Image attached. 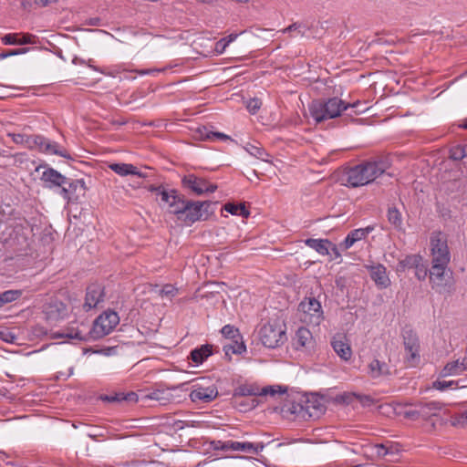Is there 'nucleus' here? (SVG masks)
Returning a JSON list of instances; mask_svg holds the SVG:
<instances>
[{
  "instance_id": "1",
  "label": "nucleus",
  "mask_w": 467,
  "mask_h": 467,
  "mask_svg": "<svg viewBox=\"0 0 467 467\" xmlns=\"http://www.w3.org/2000/svg\"><path fill=\"white\" fill-rule=\"evenodd\" d=\"M145 188L160 196L167 208V213L174 215L187 226H192L196 222L206 221L213 213V206L216 202L187 199L178 190L169 189L162 184H150Z\"/></svg>"
},
{
  "instance_id": "2",
  "label": "nucleus",
  "mask_w": 467,
  "mask_h": 467,
  "mask_svg": "<svg viewBox=\"0 0 467 467\" xmlns=\"http://www.w3.org/2000/svg\"><path fill=\"white\" fill-rule=\"evenodd\" d=\"M40 168H46L40 177L45 187L48 189L59 188L60 196L67 202L78 203L85 197L87 187L83 179L67 178L46 164H40L36 168V171H38Z\"/></svg>"
},
{
  "instance_id": "3",
  "label": "nucleus",
  "mask_w": 467,
  "mask_h": 467,
  "mask_svg": "<svg viewBox=\"0 0 467 467\" xmlns=\"http://www.w3.org/2000/svg\"><path fill=\"white\" fill-rule=\"evenodd\" d=\"M360 101L357 100L353 103L346 102L337 97L328 99H314L308 106L310 116L317 123L323 122L327 119H335L342 115L343 112L351 109L358 115L364 111L358 107Z\"/></svg>"
},
{
  "instance_id": "4",
  "label": "nucleus",
  "mask_w": 467,
  "mask_h": 467,
  "mask_svg": "<svg viewBox=\"0 0 467 467\" xmlns=\"http://www.w3.org/2000/svg\"><path fill=\"white\" fill-rule=\"evenodd\" d=\"M430 283L432 289L439 294L451 293L453 286L452 272L448 265L431 264L429 270Z\"/></svg>"
},
{
  "instance_id": "5",
  "label": "nucleus",
  "mask_w": 467,
  "mask_h": 467,
  "mask_svg": "<svg viewBox=\"0 0 467 467\" xmlns=\"http://www.w3.org/2000/svg\"><path fill=\"white\" fill-rule=\"evenodd\" d=\"M301 322L317 327L324 320L321 303L313 296L306 297L298 305Z\"/></svg>"
},
{
  "instance_id": "6",
  "label": "nucleus",
  "mask_w": 467,
  "mask_h": 467,
  "mask_svg": "<svg viewBox=\"0 0 467 467\" xmlns=\"http://www.w3.org/2000/svg\"><path fill=\"white\" fill-rule=\"evenodd\" d=\"M261 343L268 348H276L282 346L287 339L284 326L279 323H266L259 330Z\"/></svg>"
},
{
  "instance_id": "7",
  "label": "nucleus",
  "mask_w": 467,
  "mask_h": 467,
  "mask_svg": "<svg viewBox=\"0 0 467 467\" xmlns=\"http://www.w3.org/2000/svg\"><path fill=\"white\" fill-rule=\"evenodd\" d=\"M119 323V317L115 311H105L94 320L89 335L92 339L102 338L109 335Z\"/></svg>"
},
{
  "instance_id": "8",
  "label": "nucleus",
  "mask_w": 467,
  "mask_h": 467,
  "mask_svg": "<svg viewBox=\"0 0 467 467\" xmlns=\"http://www.w3.org/2000/svg\"><path fill=\"white\" fill-rule=\"evenodd\" d=\"M431 247V264L448 265L451 254L447 244V239L441 232H433L430 239Z\"/></svg>"
},
{
  "instance_id": "9",
  "label": "nucleus",
  "mask_w": 467,
  "mask_h": 467,
  "mask_svg": "<svg viewBox=\"0 0 467 467\" xmlns=\"http://www.w3.org/2000/svg\"><path fill=\"white\" fill-rule=\"evenodd\" d=\"M182 186L191 193L201 196L205 193H213L217 190V185L210 183L205 178L198 177L193 173L184 175L182 178Z\"/></svg>"
},
{
  "instance_id": "10",
  "label": "nucleus",
  "mask_w": 467,
  "mask_h": 467,
  "mask_svg": "<svg viewBox=\"0 0 467 467\" xmlns=\"http://www.w3.org/2000/svg\"><path fill=\"white\" fill-rule=\"evenodd\" d=\"M405 349V362L410 367H416L420 361V340L415 331L404 329L402 332Z\"/></svg>"
},
{
  "instance_id": "11",
  "label": "nucleus",
  "mask_w": 467,
  "mask_h": 467,
  "mask_svg": "<svg viewBox=\"0 0 467 467\" xmlns=\"http://www.w3.org/2000/svg\"><path fill=\"white\" fill-rule=\"evenodd\" d=\"M366 166L361 163L348 168L343 174L344 185L357 188L368 184V177L365 174Z\"/></svg>"
},
{
  "instance_id": "12",
  "label": "nucleus",
  "mask_w": 467,
  "mask_h": 467,
  "mask_svg": "<svg viewBox=\"0 0 467 467\" xmlns=\"http://www.w3.org/2000/svg\"><path fill=\"white\" fill-rule=\"evenodd\" d=\"M190 399L195 403H209L215 400L218 396V389L215 385L203 386L196 382L192 386V390L190 393Z\"/></svg>"
},
{
  "instance_id": "13",
  "label": "nucleus",
  "mask_w": 467,
  "mask_h": 467,
  "mask_svg": "<svg viewBox=\"0 0 467 467\" xmlns=\"http://www.w3.org/2000/svg\"><path fill=\"white\" fill-rule=\"evenodd\" d=\"M366 166L365 174L368 177V183L374 182L380 175L387 172L390 167V162L385 158H377L362 162Z\"/></svg>"
},
{
  "instance_id": "14",
  "label": "nucleus",
  "mask_w": 467,
  "mask_h": 467,
  "mask_svg": "<svg viewBox=\"0 0 467 467\" xmlns=\"http://www.w3.org/2000/svg\"><path fill=\"white\" fill-rule=\"evenodd\" d=\"M43 313L47 321L57 322L67 316V309L66 304L62 301L57 298H52L44 305Z\"/></svg>"
},
{
  "instance_id": "15",
  "label": "nucleus",
  "mask_w": 467,
  "mask_h": 467,
  "mask_svg": "<svg viewBox=\"0 0 467 467\" xmlns=\"http://www.w3.org/2000/svg\"><path fill=\"white\" fill-rule=\"evenodd\" d=\"M105 297V287L99 283L90 284L86 289L83 308L88 311L96 307Z\"/></svg>"
},
{
  "instance_id": "16",
  "label": "nucleus",
  "mask_w": 467,
  "mask_h": 467,
  "mask_svg": "<svg viewBox=\"0 0 467 467\" xmlns=\"http://www.w3.org/2000/svg\"><path fill=\"white\" fill-rule=\"evenodd\" d=\"M323 396L311 394L306 400L305 406L302 407L312 418H319L325 411L326 406Z\"/></svg>"
},
{
  "instance_id": "17",
  "label": "nucleus",
  "mask_w": 467,
  "mask_h": 467,
  "mask_svg": "<svg viewBox=\"0 0 467 467\" xmlns=\"http://www.w3.org/2000/svg\"><path fill=\"white\" fill-rule=\"evenodd\" d=\"M367 268L371 279L379 289L387 288L390 285V279L388 275L387 269L383 265L378 264L367 266Z\"/></svg>"
},
{
  "instance_id": "18",
  "label": "nucleus",
  "mask_w": 467,
  "mask_h": 467,
  "mask_svg": "<svg viewBox=\"0 0 467 467\" xmlns=\"http://www.w3.org/2000/svg\"><path fill=\"white\" fill-rule=\"evenodd\" d=\"M210 448H212L214 451H240L246 452V451L250 448H252V442L250 441H212L210 442Z\"/></svg>"
},
{
  "instance_id": "19",
  "label": "nucleus",
  "mask_w": 467,
  "mask_h": 467,
  "mask_svg": "<svg viewBox=\"0 0 467 467\" xmlns=\"http://www.w3.org/2000/svg\"><path fill=\"white\" fill-rule=\"evenodd\" d=\"M331 346L334 351L344 360H349L352 356V350L344 335L337 334L333 337Z\"/></svg>"
},
{
  "instance_id": "20",
  "label": "nucleus",
  "mask_w": 467,
  "mask_h": 467,
  "mask_svg": "<svg viewBox=\"0 0 467 467\" xmlns=\"http://www.w3.org/2000/svg\"><path fill=\"white\" fill-rule=\"evenodd\" d=\"M98 400L108 403H136L138 401V395L133 391L128 393L113 392L110 394H101L99 396Z\"/></svg>"
},
{
  "instance_id": "21",
  "label": "nucleus",
  "mask_w": 467,
  "mask_h": 467,
  "mask_svg": "<svg viewBox=\"0 0 467 467\" xmlns=\"http://www.w3.org/2000/svg\"><path fill=\"white\" fill-rule=\"evenodd\" d=\"M36 36L29 33H13L6 34L2 37L4 45H27L36 44Z\"/></svg>"
},
{
  "instance_id": "22",
  "label": "nucleus",
  "mask_w": 467,
  "mask_h": 467,
  "mask_svg": "<svg viewBox=\"0 0 467 467\" xmlns=\"http://www.w3.org/2000/svg\"><path fill=\"white\" fill-rule=\"evenodd\" d=\"M293 344L296 349L301 348H310L314 346V337L311 331L305 327H300L295 335Z\"/></svg>"
},
{
  "instance_id": "23",
  "label": "nucleus",
  "mask_w": 467,
  "mask_h": 467,
  "mask_svg": "<svg viewBox=\"0 0 467 467\" xmlns=\"http://www.w3.org/2000/svg\"><path fill=\"white\" fill-rule=\"evenodd\" d=\"M420 419L424 420H432L436 413L441 411L442 403L439 401L420 402L418 404Z\"/></svg>"
},
{
  "instance_id": "24",
  "label": "nucleus",
  "mask_w": 467,
  "mask_h": 467,
  "mask_svg": "<svg viewBox=\"0 0 467 467\" xmlns=\"http://www.w3.org/2000/svg\"><path fill=\"white\" fill-rule=\"evenodd\" d=\"M109 168L120 176L136 175L140 178H145L146 174L138 170L136 166L130 163H111Z\"/></svg>"
},
{
  "instance_id": "25",
  "label": "nucleus",
  "mask_w": 467,
  "mask_h": 467,
  "mask_svg": "<svg viewBox=\"0 0 467 467\" xmlns=\"http://www.w3.org/2000/svg\"><path fill=\"white\" fill-rule=\"evenodd\" d=\"M213 355V345L204 344L190 352L189 358L196 365L202 364L210 356Z\"/></svg>"
},
{
  "instance_id": "26",
  "label": "nucleus",
  "mask_w": 467,
  "mask_h": 467,
  "mask_svg": "<svg viewBox=\"0 0 467 467\" xmlns=\"http://www.w3.org/2000/svg\"><path fill=\"white\" fill-rule=\"evenodd\" d=\"M467 370V358L462 361L459 359L448 362L441 371V377H448L451 375H460Z\"/></svg>"
},
{
  "instance_id": "27",
  "label": "nucleus",
  "mask_w": 467,
  "mask_h": 467,
  "mask_svg": "<svg viewBox=\"0 0 467 467\" xmlns=\"http://www.w3.org/2000/svg\"><path fill=\"white\" fill-rule=\"evenodd\" d=\"M306 244L316 250L318 254L322 255H327L330 253V245H332V242L328 239H313L308 238L305 241Z\"/></svg>"
},
{
  "instance_id": "28",
  "label": "nucleus",
  "mask_w": 467,
  "mask_h": 467,
  "mask_svg": "<svg viewBox=\"0 0 467 467\" xmlns=\"http://www.w3.org/2000/svg\"><path fill=\"white\" fill-rule=\"evenodd\" d=\"M43 153L58 155L68 160L72 159L68 151L64 147L49 139H47Z\"/></svg>"
},
{
  "instance_id": "29",
  "label": "nucleus",
  "mask_w": 467,
  "mask_h": 467,
  "mask_svg": "<svg viewBox=\"0 0 467 467\" xmlns=\"http://www.w3.org/2000/svg\"><path fill=\"white\" fill-rule=\"evenodd\" d=\"M197 132L199 133L201 139L203 140H213V141L216 140H231V138L228 135H226L223 132L210 130L209 128L206 126H202V127L198 128Z\"/></svg>"
},
{
  "instance_id": "30",
  "label": "nucleus",
  "mask_w": 467,
  "mask_h": 467,
  "mask_svg": "<svg viewBox=\"0 0 467 467\" xmlns=\"http://www.w3.org/2000/svg\"><path fill=\"white\" fill-rule=\"evenodd\" d=\"M387 218L389 223L400 232H404L403 219L401 213L396 207H389L387 212Z\"/></svg>"
},
{
  "instance_id": "31",
  "label": "nucleus",
  "mask_w": 467,
  "mask_h": 467,
  "mask_svg": "<svg viewBox=\"0 0 467 467\" xmlns=\"http://www.w3.org/2000/svg\"><path fill=\"white\" fill-rule=\"evenodd\" d=\"M368 368L372 378H378L390 374L389 366L385 362L377 358L373 359L369 363Z\"/></svg>"
},
{
  "instance_id": "32",
  "label": "nucleus",
  "mask_w": 467,
  "mask_h": 467,
  "mask_svg": "<svg viewBox=\"0 0 467 467\" xmlns=\"http://www.w3.org/2000/svg\"><path fill=\"white\" fill-rule=\"evenodd\" d=\"M223 210L233 215H239L245 219L250 216V211L245 206L244 202L238 204L234 202H227L223 205Z\"/></svg>"
},
{
  "instance_id": "33",
  "label": "nucleus",
  "mask_w": 467,
  "mask_h": 467,
  "mask_svg": "<svg viewBox=\"0 0 467 467\" xmlns=\"http://www.w3.org/2000/svg\"><path fill=\"white\" fill-rule=\"evenodd\" d=\"M452 417H455V415H451L450 410L446 408H444V405L442 404V410L441 411H439L436 413V416L432 418V427H442L447 425L448 423L451 424V420Z\"/></svg>"
},
{
  "instance_id": "34",
  "label": "nucleus",
  "mask_w": 467,
  "mask_h": 467,
  "mask_svg": "<svg viewBox=\"0 0 467 467\" xmlns=\"http://www.w3.org/2000/svg\"><path fill=\"white\" fill-rule=\"evenodd\" d=\"M422 261V256L420 254H409L404 259L400 260L397 266V271L404 272L406 269L414 268L417 264Z\"/></svg>"
},
{
  "instance_id": "35",
  "label": "nucleus",
  "mask_w": 467,
  "mask_h": 467,
  "mask_svg": "<svg viewBox=\"0 0 467 467\" xmlns=\"http://www.w3.org/2000/svg\"><path fill=\"white\" fill-rule=\"evenodd\" d=\"M259 396V387L252 384H243L234 391V397Z\"/></svg>"
},
{
  "instance_id": "36",
  "label": "nucleus",
  "mask_w": 467,
  "mask_h": 467,
  "mask_svg": "<svg viewBox=\"0 0 467 467\" xmlns=\"http://www.w3.org/2000/svg\"><path fill=\"white\" fill-rule=\"evenodd\" d=\"M239 340H234L232 344L223 346V351L225 356L229 357V359H231V354H242L246 351L245 344L243 341L239 342Z\"/></svg>"
},
{
  "instance_id": "37",
  "label": "nucleus",
  "mask_w": 467,
  "mask_h": 467,
  "mask_svg": "<svg viewBox=\"0 0 467 467\" xmlns=\"http://www.w3.org/2000/svg\"><path fill=\"white\" fill-rule=\"evenodd\" d=\"M245 150L249 152V154L257 158L258 160L268 161V158L270 157V155L265 151L264 148L256 145L248 144Z\"/></svg>"
},
{
  "instance_id": "38",
  "label": "nucleus",
  "mask_w": 467,
  "mask_h": 467,
  "mask_svg": "<svg viewBox=\"0 0 467 467\" xmlns=\"http://www.w3.org/2000/svg\"><path fill=\"white\" fill-rule=\"evenodd\" d=\"M65 337L84 342L88 341L91 338L89 333L83 335L80 330L75 327H67L65 330Z\"/></svg>"
},
{
  "instance_id": "39",
  "label": "nucleus",
  "mask_w": 467,
  "mask_h": 467,
  "mask_svg": "<svg viewBox=\"0 0 467 467\" xmlns=\"http://www.w3.org/2000/svg\"><path fill=\"white\" fill-rule=\"evenodd\" d=\"M170 396L171 395L163 389H154L146 394L145 398L160 401L161 404H165L167 401H169Z\"/></svg>"
},
{
  "instance_id": "40",
  "label": "nucleus",
  "mask_w": 467,
  "mask_h": 467,
  "mask_svg": "<svg viewBox=\"0 0 467 467\" xmlns=\"http://www.w3.org/2000/svg\"><path fill=\"white\" fill-rule=\"evenodd\" d=\"M47 139L45 136L40 134H33L31 135V142L29 150H37L39 152H44V148L47 142Z\"/></svg>"
},
{
  "instance_id": "41",
  "label": "nucleus",
  "mask_w": 467,
  "mask_h": 467,
  "mask_svg": "<svg viewBox=\"0 0 467 467\" xmlns=\"http://www.w3.org/2000/svg\"><path fill=\"white\" fill-rule=\"evenodd\" d=\"M221 333L224 337L232 339L233 341L236 339H242V336L238 328L232 325L223 326L221 329Z\"/></svg>"
},
{
  "instance_id": "42",
  "label": "nucleus",
  "mask_w": 467,
  "mask_h": 467,
  "mask_svg": "<svg viewBox=\"0 0 467 467\" xmlns=\"http://www.w3.org/2000/svg\"><path fill=\"white\" fill-rule=\"evenodd\" d=\"M22 295L20 290H7L0 294V305L11 303L18 299Z\"/></svg>"
},
{
  "instance_id": "43",
  "label": "nucleus",
  "mask_w": 467,
  "mask_h": 467,
  "mask_svg": "<svg viewBox=\"0 0 467 467\" xmlns=\"http://www.w3.org/2000/svg\"><path fill=\"white\" fill-rule=\"evenodd\" d=\"M355 400H356V393L343 392L341 394H337L335 398H333V402L335 404L349 405Z\"/></svg>"
},
{
  "instance_id": "44",
  "label": "nucleus",
  "mask_w": 467,
  "mask_h": 467,
  "mask_svg": "<svg viewBox=\"0 0 467 467\" xmlns=\"http://www.w3.org/2000/svg\"><path fill=\"white\" fill-rule=\"evenodd\" d=\"M387 450H388V456H389V461H397L398 456L400 455L401 451L400 445L399 443L393 442V441H387L386 442Z\"/></svg>"
},
{
  "instance_id": "45",
  "label": "nucleus",
  "mask_w": 467,
  "mask_h": 467,
  "mask_svg": "<svg viewBox=\"0 0 467 467\" xmlns=\"http://www.w3.org/2000/svg\"><path fill=\"white\" fill-rule=\"evenodd\" d=\"M374 230L373 226H367L366 228H358L349 232V234L353 236V239L358 242L365 239L368 234Z\"/></svg>"
},
{
  "instance_id": "46",
  "label": "nucleus",
  "mask_w": 467,
  "mask_h": 467,
  "mask_svg": "<svg viewBox=\"0 0 467 467\" xmlns=\"http://www.w3.org/2000/svg\"><path fill=\"white\" fill-rule=\"evenodd\" d=\"M451 425L453 427H466L467 426V410L462 411L460 414H455L451 420Z\"/></svg>"
},
{
  "instance_id": "47",
  "label": "nucleus",
  "mask_w": 467,
  "mask_h": 467,
  "mask_svg": "<svg viewBox=\"0 0 467 467\" xmlns=\"http://www.w3.org/2000/svg\"><path fill=\"white\" fill-rule=\"evenodd\" d=\"M465 156V146L457 145L450 150V159L453 161H461Z\"/></svg>"
},
{
  "instance_id": "48",
  "label": "nucleus",
  "mask_w": 467,
  "mask_h": 467,
  "mask_svg": "<svg viewBox=\"0 0 467 467\" xmlns=\"http://www.w3.org/2000/svg\"><path fill=\"white\" fill-rule=\"evenodd\" d=\"M12 140L15 143L22 144L25 147H26L27 149H29L30 142H31V135L21 134V133L13 134Z\"/></svg>"
},
{
  "instance_id": "49",
  "label": "nucleus",
  "mask_w": 467,
  "mask_h": 467,
  "mask_svg": "<svg viewBox=\"0 0 467 467\" xmlns=\"http://www.w3.org/2000/svg\"><path fill=\"white\" fill-rule=\"evenodd\" d=\"M415 269V275L419 280H425L427 275H429V270L427 265L423 264V260L420 261V264H417L416 266H414Z\"/></svg>"
},
{
  "instance_id": "50",
  "label": "nucleus",
  "mask_w": 467,
  "mask_h": 467,
  "mask_svg": "<svg viewBox=\"0 0 467 467\" xmlns=\"http://www.w3.org/2000/svg\"><path fill=\"white\" fill-rule=\"evenodd\" d=\"M458 382L454 380L445 381V380H436L433 382V388L438 390L443 391L449 388H457Z\"/></svg>"
},
{
  "instance_id": "51",
  "label": "nucleus",
  "mask_w": 467,
  "mask_h": 467,
  "mask_svg": "<svg viewBox=\"0 0 467 467\" xmlns=\"http://www.w3.org/2000/svg\"><path fill=\"white\" fill-rule=\"evenodd\" d=\"M278 388H279V390L275 389V388L273 386L265 387L261 389H259V396H266V395L274 396L276 393L283 394V393L286 392V390H287L286 388L282 389L281 386H278Z\"/></svg>"
},
{
  "instance_id": "52",
  "label": "nucleus",
  "mask_w": 467,
  "mask_h": 467,
  "mask_svg": "<svg viewBox=\"0 0 467 467\" xmlns=\"http://www.w3.org/2000/svg\"><path fill=\"white\" fill-rule=\"evenodd\" d=\"M403 416H404V418L411 420H420V410H419L418 404L415 405L414 408H410L408 410H405L403 412Z\"/></svg>"
},
{
  "instance_id": "53",
  "label": "nucleus",
  "mask_w": 467,
  "mask_h": 467,
  "mask_svg": "<svg viewBox=\"0 0 467 467\" xmlns=\"http://www.w3.org/2000/svg\"><path fill=\"white\" fill-rule=\"evenodd\" d=\"M262 102L259 99L254 98L247 101L246 109L251 114H255L261 108Z\"/></svg>"
},
{
  "instance_id": "54",
  "label": "nucleus",
  "mask_w": 467,
  "mask_h": 467,
  "mask_svg": "<svg viewBox=\"0 0 467 467\" xmlns=\"http://www.w3.org/2000/svg\"><path fill=\"white\" fill-rule=\"evenodd\" d=\"M178 292V289L171 284H166L163 285L161 290L160 291V295L161 296H174Z\"/></svg>"
},
{
  "instance_id": "55",
  "label": "nucleus",
  "mask_w": 467,
  "mask_h": 467,
  "mask_svg": "<svg viewBox=\"0 0 467 467\" xmlns=\"http://www.w3.org/2000/svg\"><path fill=\"white\" fill-rule=\"evenodd\" d=\"M303 27H305V26L302 23L295 22V23L291 24L290 26H288L286 28H285L283 30V32L289 33L292 31H298V34H300L301 36H304L305 32L301 30Z\"/></svg>"
},
{
  "instance_id": "56",
  "label": "nucleus",
  "mask_w": 467,
  "mask_h": 467,
  "mask_svg": "<svg viewBox=\"0 0 467 467\" xmlns=\"http://www.w3.org/2000/svg\"><path fill=\"white\" fill-rule=\"evenodd\" d=\"M376 453L379 457H388V450L386 443H377L375 445Z\"/></svg>"
},
{
  "instance_id": "57",
  "label": "nucleus",
  "mask_w": 467,
  "mask_h": 467,
  "mask_svg": "<svg viewBox=\"0 0 467 467\" xmlns=\"http://www.w3.org/2000/svg\"><path fill=\"white\" fill-rule=\"evenodd\" d=\"M358 400L363 406H370L373 404V399L368 395L356 394Z\"/></svg>"
},
{
  "instance_id": "58",
  "label": "nucleus",
  "mask_w": 467,
  "mask_h": 467,
  "mask_svg": "<svg viewBox=\"0 0 467 467\" xmlns=\"http://www.w3.org/2000/svg\"><path fill=\"white\" fill-rule=\"evenodd\" d=\"M355 243H356V241L353 239V236L350 235L349 233H348V235L346 236L345 240L340 244V247H341L342 250H348Z\"/></svg>"
},
{
  "instance_id": "59",
  "label": "nucleus",
  "mask_w": 467,
  "mask_h": 467,
  "mask_svg": "<svg viewBox=\"0 0 467 467\" xmlns=\"http://www.w3.org/2000/svg\"><path fill=\"white\" fill-rule=\"evenodd\" d=\"M16 336L9 331H0V339L7 343H14Z\"/></svg>"
},
{
  "instance_id": "60",
  "label": "nucleus",
  "mask_w": 467,
  "mask_h": 467,
  "mask_svg": "<svg viewBox=\"0 0 467 467\" xmlns=\"http://www.w3.org/2000/svg\"><path fill=\"white\" fill-rule=\"evenodd\" d=\"M265 444L264 442H252V448L248 449L246 452L257 454L259 451H262Z\"/></svg>"
},
{
  "instance_id": "61",
  "label": "nucleus",
  "mask_w": 467,
  "mask_h": 467,
  "mask_svg": "<svg viewBox=\"0 0 467 467\" xmlns=\"http://www.w3.org/2000/svg\"><path fill=\"white\" fill-rule=\"evenodd\" d=\"M228 46L226 45V43L224 42V39H220L219 41L216 42L215 44V51L219 54H222L224 52L225 48L227 47Z\"/></svg>"
},
{
  "instance_id": "62",
  "label": "nucleus",
  "mask_w": 467,
  "mask_h": 467,
  "mask_svg": "<svg viewBox=\"0 0 467 467\" xmlns=\"http://www.w3.org/2000/svg\"><path fill=\"white\" fill-rule=\"evenodd\" d=\"M85 25L91 26H101V18L100 17H90L86 20Z\"/></svg>"
},
{
  "instance_id": "63",
  "label": "nucleus",
  "mask_w": 467,
  "mask_h": 467,
  "mask_svg": "<svg viewBox=\"0 0 467 467\" xmlns=\"http://www.w3.org/2000/svg\"><path fill=\"white\" fill-rule=\"evenodd\" d=\"M58 0H34V3L41 7H46L51 4L57 3Z\"/></svg>"
},
{
  "instance_id": "64",
  "label": "nucleus",
  "mask_w": 467,
  "mask_h": 467,
  "mask_svg": "<svg viewBox=\"0 0 467 467\" xmlns=\"http://www.w3.org/2000/svg\"><path fill=\"white\" fill-rule=\"evenodd\" d=\"M237 36H238V34H230L228 36L223 37V39H224V42L228 46L230 43L234 41Z\"/></svg>"
}]
</instances>
